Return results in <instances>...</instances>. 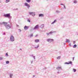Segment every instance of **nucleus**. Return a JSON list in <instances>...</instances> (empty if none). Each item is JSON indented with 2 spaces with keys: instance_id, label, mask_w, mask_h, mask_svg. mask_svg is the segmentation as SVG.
<instances>
[{
  "instance_id": "13",
  "label": "nucleus",
  "mask_w": 78,
  "mask_h": 78,
  "mask_svg": "<svg viewBox=\"0 0 78 78\" xmlns=\"http://www.w3.org/2000/svg\"><path fill=\"white\" fill-rule=\"evenodd\" d=\"M66 42H70V40L69 39H66Z\"/></svg>"
},
{
  "instance_id": "3",
  "label": "nucleus",
  "mask_w": 78,
  "mask_h": 78,
  "mask_svg": "<svg viewBox=\"0 0 78 78\" xmlns=\"http://www.w3.org/2000/svg\"><path fill=\"white\" fill-rule=\"evenodd\" d=\"M5 17H10V14H7L4 15Z\"/></svg>"
},
{
  "instance_id": "6",
  "label": "nucleus",
  "mask_w": 78,
  "mask_h": 78,
  "mask_svg": "<svg viewBox=\"0 0 78 78\" xmlns=\"http://www.w3.org/2000/svg\"><path fill=\"white\" fill-rule=\"evenodd\" d=\"M47 41H48V42H51V41H53V39H48L47 40Z\"/></svg>"
},
{
  "instance_id": "17",
  "label": "nucleus",
  "mask_w": 78,
  "mask_h": 78,
  "mask_svg": "<svg viewBox=\"0 0 78 78\" xmlns=\"http://www.w3.org/2000/svg\"><path fill=\"white\" fill-rule=\"evenodd\" d=\"M76 45L75 44L74 45L73 47V48H76Z\"/></svg>"
},
{
  "instance_id": "37",
  "label": "nucleus",
  "mask_w": 78,
  "mask_h": 78,
  "mask_svg": "<svg viewBox=\"0 0 78 78\" xmlns=\"http://www.w3.org/2000/svg\"><path fill=\"white\" fill-rule=\"evenodd\" d=\"M61 5H63L62 4Z\"/></svg>"
},
{
  "instance_id": "31",
  "label": "nucleus",
  "mask_w": 78,
  "mask_h": 78,
  "mask_svg": "<svg viewBox=\"0 0 78 78\" xmlns=\"http://www.w3.org/2000/svg\"><path fill=\"white\" fill-rule=\"evenodd\" d=\"M39 46H37V47H35V48H37L38 47H39Z\"/></svg>"
},
{
  "instance_id": "24",
  "label": "nucleus",
  "mask_w": 78,
  "mask_h": 78,
  "mask_svg": "<svg viewBox=\"0 0 78 78\" xmlns=\"http://www.w3.org/2000/svg\"><path fill=\"white\" fill-rule=\"evenodd\" d=\"M72 62V61H70L69 62H68V64H71Z\"/></svg>"
},
{
  "instance_id": "36",
  "label": "nucleus",
  "mask_w": 78,
  "mask_h": 78,
  "mask_svg": "<svg viewBox=\"0 0 78 78\" xmlns=\"http://www.w3.org/2000/svg\"><path fill=\"white\" fill-rule=\"evenodd\" d=\"M4 34L5 35V33H4Z\"/></svg>"
},
{
  "instance_id": "35",
  "label": "nucleus",
  "mask_w": 78,
  "mask_h": 78,
  "mask_svg": "<svg viewBox=\"0 0 78 78\" xmlns=\"http://www.w3.org/2000/svg\"><path fill=\"white\" fill-rule=\"evenodd\" d=\"M69 46H70V47H71V44H69Z\"/></svg>"
},
{
  "instance_id": "29",
  "label": "nucleus",
  "mask_w": 78,
  "mask_h": 78,
  "mask_svg": "<svg viewBox=\"0 0 78 78\" xmlns=\"http://www.w3.org/2000/svg\"><path fill=\"white\" fill-rule=\"evenodd\" d=\"M27 21L29 22H30V20L29 19L27 20Z\"/></svg>"
},
{
  "instance_id": "25",
  "label": "nucleus",
  "mask_w": 78,
  "mask_h": 78,
  "mask_svg": "<svg viewBox=\"0 0 78 78\" xmlns=\"http://www.w3.org/2000/svg\"><path fill=\"white\" fill-rule=\"evenodd\" d=\"M65 64H69V62H66L65 63Z\"/></svg>"
},
{
  "instance_id": "28",
  "label": "nucleus",
  "mask_w": 78,
  "mask_h": 78,
  "mask_svg": "<svg viewBox=\"0 0 78 78\" xmlns=\"http://www.w3.org/2000/svg\"><path fill=\"white\" fill-rule=\"evenodd\" d=\"M3 57H0V60H2V59H3Z\"/></svg>"
},
{
  "instance_id": "18",
  "label": "nucleus",
  "mask_w": 78,
  "mask_h": 78,
  "mask_svg": "<svg viewBox=\"0 0 78 78\" xmlns=\"http://www.w3.org/2000/svg\"><path fill=\"white\" fill-rule=\"evenodd\" d=\"M9 0H6V3H8V2H9Z\"/></svg>"
},
{
  "instance_id": "15",
  "label": "nucleus",
  "mask_w": 78,
  "mask_h": 78,
  "mask_svg": "<svg viewBox=\"0 0 78 78\" xmlns=\"http://www.w3.org/2000/svg\"><path fill=\"white\" fill-rule=\"evenodd\" d=\"M27 2L29 3L31 2V0H26Z\"/></svg>"
},
{
  "instance_id": "27",
  "label": "nucleus",
  "mask_w": 78,
  "mask_h": 78,
  "mask_svg": "<svg viewBox=\"0 0 78 78\" xmlns=\"http://www.w3.org/2000/svg\"><path fill=\"white\" fill-rule=\"evenodd\" d=\"M9 61H6V64H9Z\"/></svg>"
},
{
  "instance_id": "19",
  "label": "nucleus",
  "mask_w": 78,
  "mask_h": 78,
  "mask_svg": "<svg viewBox=\"0 0 78 78\" xmlns=\"http://www.w3.org/2000/svg\"><path fill=\"white\" fill-rule=\"evenodd\" d=\"M12 74H10V76L11 78H12Z\"/></svg>"
},
{
  "instance_id": "7",
  "label": "nucleus",
  "mask_w": 78,
  "mask_h": 78,
  "mask_svg": "<svg viewBox=\"0 0 78 78\" xmlns=\"http://www.w3.org/2000/svg\"><path fill=\"white\" fill-rule=\"evenodd\" d=\"M29 13V14H30V15H32L33 16H35V14L32 12H30Z\"/></svg>"
},
{
  "instance_id": "23",
  "label": "nucleus",
  "mask_w": 78,
  "mask_h": 78,
  "mask_svg": "<svg viewBox=\"0 0 78 78\" xmlns=\"http://www.w3.org/2000/svg\"><path fill=\"white\" fill-rule=\"evenodd\" d=\"M51 32H50V33H47V35H49V34H51Z\"/></svg>"
},
{
  "instance_id": "14",
  "label": "nucleus",
  "mask_w": 78,
  "mask_h": 78,
  "mask_svg": "<svg viewBox=\"0 0 78 78\" xmlns=\"http://www.w3.org/2000/svg\"><path fill=\"white\" fill-rule=\"evenodd\" d=\"M59 69H61V66H58L57 68V69L58 70Z\"/></svg>"
},
{
  "instance_id": "21",
  "label": "nucleus",
  "mask_w": 78,
  "mask_h": 78,
  "mask_svg": "<svg viewBox=\"0 0 78 78\" xmlns=\"http://www.w3.org/2000/svg\"><path fill=\"white\" fill-rule=\"evenodd\" d=\"M33 34H31L30 36V37H33Z\"/></svg>"
},
{
  "instance_id": "30",
  "label": "nucleus",
  "mask_w": 78,
  "mask_h": 78,
  "mask_svg": "<svg viewBox=\"0 0 78 78\" xmlns=\"http://www.w3.org/2000/svg\"><path fill=\"white\" fill-rule=\"evenodd\" d=\"M6 56H8V52H7L6 54Z\"/></svg>"
},
{
  "instance_id": "38",
  "label": "nucleus",
  "mask_w": 78,
  "mask_h": 78,
  "mask_svg": "<svg viewBox=\"0 0 78 78\" xmlns=\"http://www.w3.org/2000/svg\"><path fill=\"white\" fill-rule=\"evenodd\" d=\"M58 73H59V72H58Z\"/></svg>"
},
{
  "instance_id": "33",
  "label": "nucleus",
  "mask_w": 78,
  "mask_h": 78,
  "mask_svg": "<svg viewBox=\"0 0 78 78\" xmlns=\"http://www.w3.org/2000/svg\"><path fill=\"white\" fill-rule=\"evenodd\" d=\"M73 44H75V41H74L73 42Z\"/></svg>"
},
{
  "instance_id": "5",
  "label": "nucleus",
  "mask_w": 78,
  "mask_h": 78,
  "mask_svg": "<svg viewBox=\"0 0 78 78\" xmlns=\"http://www.w3.org/2000/svg\"><path fill=\"white\" fill-rule=\"evenodd\" d=\"M24 5L26 6H27V8H30V5H28V4L27 3H24Z\"/></svg>"
},
{
  "instance_id": "16",
  "label": "nucleus",
  "mask_w": 78,
  "mask_h": 78,
  "mask_svg": "<svg viewBox=\"0 0 78 78\" xmlns=\"http://www.w3.org/2000/svg\"><path fill=\"white\" fill-rule=\"evenodd\" d=\"M73 70L74 71V72H75L76 71V69H73Z\"/></svg>"
},
{
  "instance_id": "26",
  "label": "nucleus",
  "mask_w": 78,
  "mask_h": 78,
  "mask_svg": "<svg viewBox=\"0 0 78 78\" xmlns=\"http://www.w3.org/2000/svg\"><path fill=\"white\" fill-rule=\"evenodd\" d=\"M74 3H77V2L76 1H74Z\"/></svg>"
},
{
  "instance_id": "8",
  "label": "nucleus",
  "mask_w": 78,
  "mask_h": 78,
  "mask_svg": "<svg viewBox=\"0 0 78 78\" xmlns=\"http://www.w3.org/2000/svg\"><path fill=\"white\" fill-rule=\"evenodd\" d=\"M28 28H29V27L25 26L24 27V29L25 30H28Z\"/></svg>"
},
{
  "instance_id": "12",
  "label": "nucleus",
  "mask_w": 78,
  "mask_h": 78,
  "mask_svg": "<svg viewBox=\"0 0 78 78\" xmlns=\"http://www.w3.org/2000/svg\"><path fill=\"white\" fill-rule=\"evenodd\" d=\"M35 42H39V40L37 39L35 40Z\"/></svg>"
},
{
  "instance_id": "34",
  "label": "nucleus",
  "mask_w": 78,
  "mask_h": 78,
  "mask_svg": "<svg viewBox=\"0 0 78 78\" xmlns=\"http://www.w3.org/2000/svg\"><path fill=\"white\" fill-rule=\"evenodd\" d=\"M73 61H74V57H73Z\"/></svg>"
},
{
  "instance_id": "20",
  "label": "nucleus",
  "mask_w": 78,
  "mask_h": 78,
  "mask_svg": "<svg viewBox=\"0 0 78 78\" xmlns=\"http://www.w3.org/2000/svg\"><path fill=\"white\" fill-rule=\"evenodd\" d=\"M55 22H56V20H55V21L51 23V24H53V23H54Z\"/></svg>"
},
{
  "instance_id": "2",
  "label": "nucleus",
  "mask_w": 78,
  "mask_h": 78,
  "mask_svg": "<svg viewBox=\"0 0 78 78\" xmlns=\"http://www.w3.org/2000/svg\"><path fill=\"white\" fill-rule=\"evenodd\" d=\"M5 27L7 30H9V29H10L11 28V27L10 26V25H7L5 26Z\"/></svg>"
},
{
  "instance_id": "9",
  "label": "nucleus",
  "mask_w": 78,
  "mask_h": 78,
  "mask_svg": "<svg viewBox=\"0 0 78 78\" xmlns=\"http://www.w3.org/2000/svg\"><path fill=\"white\" fill-rule=\"evenodd\" d=\"M38 28H39V26L38 25H37L34 28V30H36V29H38Z\"/></svg>"
},
{
  "instance_id": "32",
  "label": "nucleus",
  "mask_w": 78,
  "mask_h": 78,
  "mask_svg": "<svg viewBox=\"0 0 78 78\" xmlns=\"http://www.w3.org/2000/svg\"><path fill=\"white\" fill-rule=\"evenodd\" d=\"M37 36H38L37 34L35 36V37H37Z\"/></svg>"
},
{
  "instance_id": "4",
  "label": "nucleus",
  "mask_w": 78,
  "mask_h": 78,
  "mask_svg": "<svg viewBox=\"0 0 78 78\" xmlns=\"http://www.w3.org/2000/svg\"><path fill=\"white\" fill-rule=\"evenodd\" d=\"M0 24H1V25H5V26H6V25H7V23H5L4 22H3L2 23H0Z\"/></svg>"
},
{
  "instance_id": "11",
  "label": "nucleus",
  "mask_w": 78,
  "mask_h": 78,
  "mask_svg": "<svg viewBox=\"0 0 78 78\" xmlns=\"http://www.w3.org/2000/svg\"><path fill=\"white\" fill-rule=\"evenodd\" d=\"M44 27V24H42L41 25V28H43Z\"/></svg>"
},
{
  "instance_id": "22",
  "label": "nucleus",
  "mask_w": 78,
  "mask_h": 78,
  "mask_svg": "<svg viewBox=\"0 0 78 78\" xmlns=\"http://www.w3.org/2000/svg\"><path fill=\"white\" fill-rule=\"evenodd\" d=\"M61 58V56H58L57 57V59H60Z\"/></svg>"
},
{
  "instance_id": "10",
  "label": "nucleus",
  "mask_w": 78,
  "mask_h": 78,
  "mask_svg": "<svg viewBox=\"0 0 78 78\" xmlns=\"http://www.w3.org/2000/svg\"><path fill=\"white\" fill-rule=\"evenodd\" d=\"M44 16V14H40L39 15V17H43Z\"/></svg>"
},
{
  "instance_id": "1",
  "label": "nucleus",
  "mask_w": 78,
  "mask_h": 78,
  "mask_svg": "<svg viewBox=\"0 0 78 78\" xmlns=\"http://www.w3.org/2000/svg\"><path fill=\"white\" fill-rule=\"evenodd\" d=\"M10 40L11 41H12V42H13L14 41V37H13V35H11V37L10 38Z\"/></svg>"
}]
</instances>
